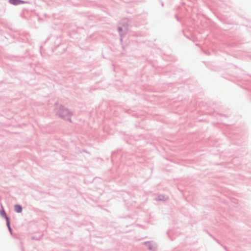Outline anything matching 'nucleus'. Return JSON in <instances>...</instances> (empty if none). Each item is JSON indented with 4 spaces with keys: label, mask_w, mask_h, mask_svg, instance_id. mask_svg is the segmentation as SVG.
Listing matches in <instances>:
<instances>
[{
    "label": "nucleus",
    "mask_w": 251,
    "mask_h": 251,
    "mask_svg": "<svg viewBox=\"0 0 251 251\" xmlns=\"http://www.w3.org/2000/svg\"><path fill=\"white\" fill-rule=\"evenodd\" d=\"M14 208H15V210L17 212H18V213H20V212H22V207H21L20 205H16L15 206Z\"/></svg>",
    "instance_id": "f03ea898"
},
{
    "label": "nucleus",
    "mask_w": 251,
    "mask_h": 251,
    "mask_svg": "<svg viewBox=\"0 0 251 251\" xmlns=\"http://www.w3.org/2000/svg\"><path fill=\"white\" fill-rule=\"evenodd\" d=\"M9 2L11 4H12L14 5H18L20 3H23L24 1L20 0H10Z\"/></svg>",
    "instance_id": "f257e3e1"
},
{
    "label": "nucleus",
    "mask_w": 251,
    "mask_h": 251,
    "mask_svg": "<svg viewBox=\"0 0 251 251\" xmlns=\"http://www.w3.org/2000/svg\"><path fill=\"white\" fill-rule=\"evenodd\" d=\"M7 226H8V228H9V230H10V231H11V228H10V227L9 223V222H7Z\"/></svg>",
    "instance_id": "7ed1b4c3"
}]
</instances>
